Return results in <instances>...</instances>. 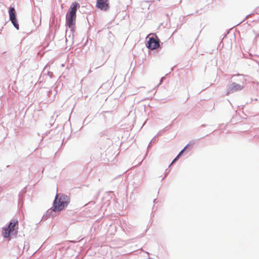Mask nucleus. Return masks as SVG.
Listing matches in <instances>:
<instances>
[{
    "label": "nucleus",
    "mask_w": 259,
    "mask_h": 259,
    "mask_svg": "<svg viewBox=\"0 0 259 259\" xmlns=\"http://www.w3.org/2000/svg\"><path fill=\"white\" fill-rule=\"evenodd\" d=\"M79 7V4L77 2H73L66 16V24L69 28H72L75 24L76 18V11L78 7Z\"/></svg>",
    "instance_id": "nucleus-1"
},
{
    "label": "nucleus",
    "mask_w": 259,
    "mask_h": 259,
    "mask_svg": "<svg viewBox=\"0 0 259 259\" xmlns=\"http://www.w3.org/2000/svg\"><path fill=\"white\" fill-rule=\"evenodd\" d=\"M69 202V198L64 195H57L54 201L53 210L54 211H59L67 206Z\"/></svg>",
    "instance_id": "nucleus-2"
},
{
    "label": "nucleus",
    "mask_w": 259,
    "mask_h": 259,
    "mask_svg": "<svg viewBox=\"0 0 259 259\" xmlns=\"http://www.w3.org/2000/svg\"><path fill=\"white\" fill-rule=\"evenodd\" d=\"M18 222L17 221H13L11 222L8 228L3 229V235L5 238H8L11 234H16L17 232V228H15L16 226H18Z\"/></svg>",
    "instance_id": "nucleus-3"
},
{
    "label": "nucleus",
    "mask_w": 259,
    "mask_h": 259,
    "mask_svg": "<svg viewBox=\"0 0 259 259\" xmlns=\"http://www.w3.org/2000/svg\"><path fill=\"white\" fill-rule=\"evenodd\" d=\"M10 19L15 27L17 29H19V24L17 23L16 17V11L13 7H10L9 10Z\"/></svg>",
    "instance_id": "nucleus-4"
},
{
    "label": "nucleus",
    "mask_w": 259,
    "mask_h": 259,
    "mask_svg": "<svg viewBox=\"0 0 259 259\" xmlns=\"http://www.w3.org/2000/svg\"><path fill=\"white\" fill-rule=\"evenodd\" d=\"M109 0H97L96 7L103 11H107L109 9Z\"/></svg>",
    "instance_id": "nucleus-5"
},
{
    "label": "nucleus",
    "mask_w": 259,
    "mask_h": 259,
    "mask_svg": "<svg viewBox=\"0 0 259 259\" xmlns=\"http://www.w3.org/2000/svg\"><path fill=\"white\" fill-rule=\"evenodd\" d=\"M243 87L241 85L239 84L236 83L235 82H233L231 83L228 88L227 95H229L230 93H234L235 92H237L242 90Z\"/></svg>",
    "instance_id": "nucleus-6"
},
{
    "label": "nucleus",
    "mask_w": 259,
    "mask_h": 259,
    "mask_svg": "<svg viewBox=\"0 0 259 259\" xmlns=\"http://www.w3.org/2000/svg\"><path fill=\"white\" fill-rule=\"evenodd\" d=\"M159 40L154 37H150L148 41V47L151 49L154 50L158 48L159 47Z\"/></svg>",
    "instance_id": "nucleus-7"
},
{
    "label": "nucleus",
    "mask_w": 259,
    "mask_h": 259,
    "mask_svg": "<svg viewBox=\"0 0 259 259\" xmlns=\"http://www.w3.org/2000/svg\"><path fill=\"white\" fill-rule=\"evenodd\" d=\"M185 149V148L183 149L180 152V153L179 154V155L174 159V160L172 161L171 164H173L177 159L178 158H179V157L183 153V152L184 151Z\"/></svg>",
    "instance_id": "nucleus-8"
}]
</instances>
